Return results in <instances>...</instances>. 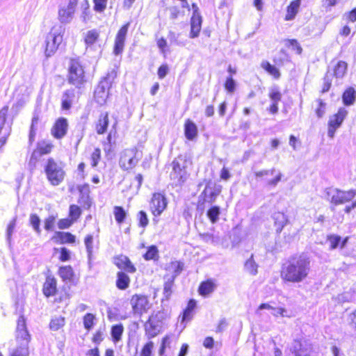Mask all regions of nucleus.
Instances as JSON below:
<instances>
[{"label": "nucleus", "instance_id": "obj_44", "mask_svg": "<svg viewBox=\"0 0 356 356\" xmlns=\"http://www.w3.org/2000/svg\"><path fill=\"white\" fill-rule=\"evenodd\" d=\"M53 145L49 142H42L38 145V150L41 154H49L52 149Z\"/></svg>", "mask_w": 356, "mask_h": 356}, {"label": "nucleus", "instance_id": "obj_51", "mask_svg": "<svg viewBox=\"0 0 356 356\" xmlns=\"http://www.w3.org/2000/svg\"><path fill=\"white\" fill-rule=\"evenodd\" d=\"M153 348L154 343L152 341H149L143 346L140 356H151Z\"/></svg>", "mask_w": 356, "mask_h": 356}, {"label": "nucleus", "instance_id": "obj_38", "mask_svg": "<svg viewBox=\"0 0 356 356\" xmlns=\"http://www.w3.org/2000/svg\"><path fill=\"white\" fill-rule=\"evenodd\" d=\"M65 324V318L63 317L55 318L51 320L49 324L50 329L56 331L62 327Z\"/></svg>", "mask_w": 356, "mask_h": 356}, {"label": "nucleus", "instance_id": "obj_9", "mask_svg": "<svg viewBox=\"0 0 356 356\" xmlns=\"http://www.w3.org/2000/svg\"><path fill=\"white\" fill-rule=\"evenodd\" d=\"M172 171L170 173V178L176 185H180L187 179V172L186 170V161L181 157L175 159L172 163Z\"/></svg>", "mask_w": 356, "mask_h": 356}, {"label": "nucleus", "instance_id": "obj_48", "mask_svg": "<svg viewBox=\"0 0 356 356\" xmlns=\"http://www.w3.org/2000/svg\"><path fill=\"white\" fill-rule=\"evenodd\" d=\"M108 0H93L94 10L98 13H102L106 8Z\"/></svg>", "mask_w": 356, "mask_h": 356}, {"label": "nucleus", "instance_id": "obj_5", "mask_svg": "<svg viewBox=\"0 0 356 356\" xmlns=\"http://www.w3.org/2000/svg\"><path fill=\"white\" fill-rule=\"evenodd\" d=\"M44 171L49 181L54 186L59 185L64 179L65 171L60 163L50 158L44 166Z\"/></svg>", "mask_w": 356, "mask_h": 356}, {"label": "nucleus", "instance_id": "obj_36", "mask_svg": "<svg viewBox=\"0 0 356 356\" xmlns=\"http://www.w3.org/2000/svg\"><path fill=\"white\" fill-rule=\"evenodd\" d=\"M124 331V327L122 324H118L112 326L111 336L115 342H118L121 339Z\"/></svg>", "mask_w": 356, "mask_h": 356}, {"label": "nucleus", "instance_id": "obj_43", "mask_svg": "<svg viewBox=\"0 0 356 356\" xmlns=\"http://www.w3.org/2000/svg\"><path fill=\"white\" fill-rule=\"evenodd\" d=\"M30 223L33 227V229L38 233L40 234L41 232V229L40 227V220L39 217L36 214H31L30 216Z\"/></svg>", "mask_w": 356, "mask_h": 356}, {"label": "nucleus", "instance_id": "obj_35", "mask_svg": "<svg viewBox=\"0 0 356 356\" xmlns=\"http://www.w3.org/2000/svg\"><path fill=\"white\" fill-rule=\"evenodd\" d=\"M214 289V284L211 281L202 282L199 287V292L202 296L211 293Z\"/></svg>", "mask_w": 356, "mask_h": 356}, {"label": "nucleus", "instance_id": "obj_20", "mask_svg": "<svg viewBox=\"0 0 356 356\" xmlns=\"http://www.w3.org/2000/svg\"><path fill=\"white\" fill-rule=\"evenodd\" d=\"M184 134L189 140H193L197 136V127L191 120H187L184 124Z\"/></svg>", "mask_w": 356, "mask_h": 356}, {"label": "nucleus", "instance_id": "obj_25", "mask_svg": "<svg viewBox=\"0 0 356 356\" xmlns=\"http://www.w3.org/2000/svg\"><path fill=\"white\" fill-rule=\"evenodd\" d=\"M74 97V90H67L62 95V108L63 109L67 110L71 107L72 103Z\"/></svg>", "mask_w": 356, "mask_h": 356}, {"label": "nucleus", "instance_id": "obj_4", "mask_svg": "<svg viewBox=\"0 0 356 356\" xmlns=\"http://www.w3.org/2000/svg\"><path fill=\"white\" fill-rule=\"evenodd\" d=\"M115 77H116V72L113 70L101 80L96 88L94 97L96 102L99 105H104L106 102L108 97V90Z\"/></svg>", "mask_w": 356, "mask_h": 356}, {"label": "nucleus", "instance_id": "obj_26", "mask_svg": "<svg viewBox=\"0 0 356 356\" xmlns=\"http://www.w3.org/2000/svg\"><path fill=\"white\" fill-rule=\"evenodd\" d=\"M130 284L129 277L123 272H119L117 275L116 286L120 290L127 289Z\"/></svg>", "mask_w": 356, "mask_h": 356}, {"label": "nucleus", "instance_id": "obj_37", "mask_svg": "<svg viewBox=\"0 0 356 356\" xmlns=\"http://www.w3.org/2000/svg\"><path fill=\"white\" fill-rule=\"evenodd\" d=\"M355 99V94L353 88L346 90L343 95V101L346 105H351Z\"/></svg>", "mask_w": 356, "mask_h": 356}, {"label": "nucleus", "instance_id": "obj_47", "mask_svg": "<svg viewBox=\"0 0 356 356\" xmlns=\"http://www.w3.org/2000/svg\"><path fill=\"white\" fill-rule=\"evenodd\" d=\"M16 226V218H14L8 224L6 230V238L9 243L11 241V236Z\"/></svg>", "mask_w": 356, "mask_h": 356}, {"label": "nucleus", "instance_id": "obj_34", "mask_svg": "<svg viewBox=\"0 0 356 356\" xmlns=\"http://www.w3.org/2000/svg\"><path fill=\"white\" fill-rule=\"evenodd\" d=\"M113 214L115 219L118 224H121L124 222L127 213L122 207L115 206L113 208Z\"/></svg>", "mask_w": 356, "mask_h": 356}, {"label": "nucleus", "instance_id": "obj_8", "mask_svg": "<svg viewBox=\"0 0 356 356\" xmlns=\"http://www.w3.org/2000/svg\"><path fill=\"white\" fill-rule=\"evenodd\" d=\"M327 195L332 204H342L348 202L356 196V190L342 191L335 188H329Z\"/></svg>", "mask_w": 356, "mask_h": 356}, {"label": "nucleus", "instance_id": "obj_29", "mask_svg": "<svg viewBox=\"0 0 356 356\" xmlns=\"http://www.w3.org/2000/svg\"><path fill=\"white\" fill-rule=\"evenodd\" d=\"M347 64L344 61H339L334 68V76L342 78L346 72Z\"/></svg>", "mask_w": 356, "mask_h": 356}, {"label": "nucleus", "instance_id": "obj_21", "mask_svg": "<svg viewBox=\"0 0 356 356\" xmlns=\"http://www.w3.org/2000/svg\"><path fill=\"white\" fill-rule=\"evenodd\" d=\"M273 219L276 232L280 233L288 222L286 215L282 212H276L273 215Z\"/></svg>", "mask_w": 356, "mask_h": 356}, {"label": "nucleus", "instance_id": "obj_7", "mask_svg": "<svg viewBox=\"0 0 356 356\" xmlns=\"http://www.w3.org/2000/svg\"><path fill=\"white\" fill-rule=\"evenodd\" d=\"M78 0H62L58 6V19L61 24H70L74 19Z\"/></svg>", "mask_w": 356, "mask_h": 356}, {"label": "nucleus", "instance_id": "obj_56", "mask_svg": "<svg viewBox=\"0 0 356 356\" xmlns=\"http://www.w3.org/2000/svg\"><path fill=\"white\" fill-rule=\"evenodd\" d=\"M272 315H273L274 316H286V317H289V316L287 314V311L286 309L283 308V307H277V308H275L273 307V309L271 312Z\"/></svg>", "mask_w": 356, "mask_h": 356}, {"label": "nucleus", "instance_id": "obj_24", "mask_svg": "<svg viewBox=\"0 0 356 356\" xmlns=\"http://www.w3.org/2000/svg\"><path fill=\"white\" fill-rule=\"evenodd\" d=\"M108 125V115L107 113H103L96 124V131L98 134H103L106 132Z\"/></svg>", "mask_w": 356, "mask_h": 356}, {"label": "nucleus", "instance_id": "obj_30", "mask_svg": "<svg viewBox=\"0 0 356 356\" xmlns=\"http://www.w3.org/2000/svg\"><path fill=\"white\" fill-rule=\"evenodd\" d=\"M168 270L172 273L170 277H175V278L183 270V264L177 261H172L169 264Z\"/></svg>", "mask_w": 356, "mask_h": 356}, {"label": "nucleus", "instance_id": "obj_1", "mask_svg": "<svg viewBox=\"0 0 356 356\" xmlns=\"http://www.w3.org/2000/svg\"><path fill=\"white\" fill-rule=\"evenodd\" d=\"M311 270V261L305 255L293 257L282 266L280 277L285 282L300 283L306 280Z\"/></svg>", "mask_w": 356, "mask_h": 356}, {"label": "nucleus", "instance_id": "obj_60", "mask_svg": "<svg viewBox=\"0 0 356 356\" xmlns=\"http://www.w3.org/2000/svg\"><path fill=\"white\" fill-rule=\"evenodd\" d=\"M225 89L229 92H233L235 90V82L234 79L230 76L228 77L226 80L225 84Z\"/></svg>", "mask_w": 356, "mask_h": 356}, {"label": "nucleus", "instance_id": "obj_12", "mask_svg": "<svg viewBox=\"0 0 356 356\" xmlns=\"http://www.w3.org/2000/svg\"><path fill=\"white\" fill-rule=\"evenodd\" d=\"M130 304L135 315L141 316L149 309V300L147 297L144 295H134L130 300Z\"/></svg>", "mask_w": 356, "mask_h": 356}, {"label": "nucleus", "instance_id": "obj_50", "mask_svg": "<svg viewBox=\"0 0 356 356\" xmlns=\"http://www.w3.org/2000/svg\"><path fill=\"white\" fill-rule=\"evenodd\" d=\"M8 106H5L0 110V133L1 132V130L3 129L6 120V115L8 114Z\"/></svg>", "mask_w": 356, "mask_h": 356}, {"label": "nucleus", "instance_id": "obj_61", "mask_svg": "<svg viewBox=\"0 0 356 356\" xmlns=\"http://www.w3.org/2000/svg\"><path fill=\"white\" fill-rule=\"evenodd\" d=\"M269 97L272 101V102H277L281 100L282 95L277 90H272L269 94Z\"/></svg>", "mask_w": 356, "mask_h": 356}, {"label": "nucleus", "instance_id": "obj_39", "mask_svg": "<svg viewBox=\"0 0 356 356\" xmlns=\"http://www.w3.org/2000/svg\"><path fill=\"white\" fill-rule=\"evenodd\" d=\"M175 277H170L164 284L163 293L166 298H168L172 293V287L173 286Z\"/></svg>", "mask_w": 356, "mask_h": 356}, {"label": "nucleus", "instance_id": "obj_46", "mask_svg": "<svg viewBox=\"0 0 356 356\" xmlns=\"http://www.w3.org/2000/svg\"><path fill=\"white\" fill-rule=\"evenodd\" d=\"M56 219V216L54 215L48 216L44 220V229L47 231H53L55 226Z\"/></svg>", "mask_w": 356, "mask_h": 356}, {"label": "nucleus", "instance_id": "obj_55", "mask_svg": "<svg viewBox=\"0 0 356 356\" xmlns=\"http://www.w3.org/2000/svg\"><path fill=\"white\" fill-rule=\"evenodd\" d=\"M138 218L140 226L145 227L148 225L149 220L145 211H140L138 214Z\"/></svg>", "mask_w": 356, "mask_h": 356}, {"label": "nucleus", "instance_id": "obj_63", "mask_svg": "<svg viewBox=\"0 0 356 356\" xmlns=\"http://www.w3.org/2000/svg\"><path fill=\"white\" fill-rule=\"evenodd\" d=\"M337 299L340 302H350L352 300V295L350 293L346 292L344 293L339 294L337 296Z\"/></svg>", "mask_w": 356, "mask_h": 356}, {"label": "nucleus", "instance_id": "obj_28", "mask_svg": "<svg viewBox=\"0 0 356 356\" xmlns=\"http://www.w3.org/2000/svg\"><path fill=\"white\" fill-rule=\"evenodd\" d=\"M220 209L218 206L211 207L207 212V216L211 223L215 224L219 220Z\"/></svg>", "mask_w": 356, "mask_h": 356}, {"label": "nucleus", "instance_id": "obj_13", "mask_svg": "<svg viewBox=\"0 0 356 356\" xmlns=\"http://www.w3.org/2000/svg\"><path fill=\"white\" fill-rule=\"evenodd\" d=\"M167 200L165 196L159 193H154L150 202V210L155 216H159L167 207Z\"/></svg>", "mask_w": 356, "mask_h": 356}, {"label": "nucleus", "instance_id": "obj_18", "mask_svg": "<svg viewBox=\"0 0 356 356\" xmlns=\"http://www.w3.org/2000/svg\"><path fill=\"white\" fill-rule=\"evenodd\" d=\"M114 263L119 268L123 269L128 273H134L136 271V268L127 256L120 255L115 257Z\"/></svg>", "mask_w": 356, "mask_h": 356}, {"label": "nucleus", "instance_id": "obj_53", "mask_svg": "<svg viewBox=\"0 0 356 356\" xmlns=\"http://www.w3.org/2000/svg\"><path fill=\"white\" fill-rule=\"evenodd\" d=\"M193 312L191 310H188V309L186 308V309L184 311L181 321V325L183 326V328L186 327L184 323L191 321L193 318Z\"/></svg>", "mask_w": 356, "mask_h": 356}, {"label": "nucleus", "instance_id": "obj_45", "mask_svg": "<svg viewBox=\"0 0 356 356\" xmlns=\"http://www.w3.org/2000/svg\"><path fill=\"white\" fill-rule=\"evenodd\" d=\"M81 215V209L77 205H71L70 207V216L71 220L74 222L76 221Z\"/></svg>", "mask_w": 356, "mask_h": 356}, {"label": "nucleus", "instance_id": "obj_19", "mask_svg": "<svg viewBox=\"0 0 356 356\" xmlns=\"http://www.w3.org/2000/svg\"><path fill=\"white\" fill-rule=\"evenodd\" d=\"M56 292V280L54 277H47L43 286V293L45 296L55 295Z\"/></svg>", "mask_w": 356, "mask_h": 356}, {"label": "nucleus", "instance_id": "obj_27", "mask_svg": "<svg viewBox=\"0 0 356 356\" xmlns=\"http://www.w3.org/2000/svg\"><path fill=\"white\" fill-rule=\"evenodd\" d=\"M59 275L65 282H71L74 276L73 269L70 266H62L59 268Z\"/></svg>", "mask_w": 356, "mask_h": 356}, {"label": "nucleus", "instance_id": "obj_62", "mask_svg": "<svg viewBox=\"0 0 356 356\" xmlns=\"http://www.w3.org/2000/svg\"><path fill=\"white\" fill-rule=\"evenodd\" d=\"M60 260L62 261H67L70 259V252L65 248H60Z\"/></svg>", "mask_w": 356, "mask_h": 356}, {"label": "nucleus", "instance_id": "obj_58", "mask_svg": "<svg viewBox=\"0 0 356 356\" xmlns=\"http://www.w3.org/2000/svg\"><path fill=\"white\" fill-rule=\"evenodd\" d=\"M328 241L330 243V248L334 249L338 246L341 241V237L335 235H331L328 236Z\"/></svg>", "mask_w": 356, "mask_h": 356}, {"label": "nucleus", "instance_id": "obj_32", "mask_svg": "<svg viewBox=\"0 0 356 356\" xmlns=\"http://www.w3.org/2000/svg\"><path fill=\"white\" fill-rule=\"evenodd\" d=\"M261 67L270 75H272L275 79H279L280 76V73L279 70L270 64L268 61H264L261 63Z\"/></svg>", "mask_w": 356, "mask_h": 356}, {"label": "nucleus", "instance_id": "obj_57", "mask_svg": "<svg viewBox=\"0 0 356 356\" xmlns=\"http://www.w3.org/2000/svg\"><path fill=\"white\" fill-rule=\"evenodd\" d=\"M332 73H330L328 72L325 78H324V86L323 88V92H325L329 90L330 86H331V77L332 76Z\"/></svg>", "mask_w": 356, "mask_h": 356}, {"label": "nucleus", "instance_id": "obj_64", "mask_svg": "<svg viewBox=\"0 0 356 356\" xmlns=\"http://www.w3.org/2000/svg\"><path fill=\"white\" fill-rule=\"evenodd\" d=\"M168 72V67L167 65H162L158 70V76L159 79H163Z\"/></svg>", "mask_w": 356, "mask_h": 356}, {"label": "nucleus", "instance_id": "obj_23", "mask_svg": "<svg viewBox=\"0 0 356 356\" xmlns=\"http://www.w3.org/2000/svg\"><path fill=\"white\" fill-rule=\"evenodd\" d=\"M300 6V0L293 1L287 7L286 14L285 15L284 19L286 21H291L293 19L298 12Z\"/></svg>", "mask_w": 356, "mask_h": 356}, {"label": "nucleus", "instance_id": "obj_33", "mask_svg": "<svg viewBox=\"0 0 356 356\" xmlns=\"http://www.w3.org/2000/svg\"><path fill=\"white\" fill-rule=\"evenodd\" d=\"M257 268L258 265L256 264L253 259V255L248 259L245 263V270L252 275H255L257 274Z\"/></svg>", "mask_w": 356, "mask_h": 356}, {"label": "nucleus", "instance_id": "obj_41", "mask_svg": "<svg viewBox=\"0 0 356 356\" xmlns=\"http://www.w3.org/2000/svg\"><path fill=\"white\" fill-rule=\"evenodd\" d=\"M85 245L87 250L88 257L90 258L93 252V236L88 234L84 240Z\"/></svg>", "mask_w": 356, "mask_h": 356}, {"label": "nucleus", "instance_id": "obj_31", "mask_svg": "<svg viewBox=\"0 0 356 356\" xmlns=\"http://www.w3.org/2000/svg\"><path fill=\"white\" fill-rule=\"evenodd\" d=\"M99 33L96 30L88 31L85 38V42L88 47L93 45L98 40Z\"/></svg>", "mask_w": 356, "mask_h": 356}, {"label": "nucleus", "instance_id": "obj_42", "mask_svg": "<svg viewBox=\"0 0 356 356\" xmlns=\"http://www.w3.org/2000/svg\"><path fill=\"white\" fill-rule=\"evenodd\" d=\"M158 257V249L155 245L150 246L145 254L144 258L146 260L156 259Z\"/></svg>", "mask_w": 356, "mask_h": 356}, {"label": "nucleus", "instance_id": "obj_59", "mask_svg": "<svg viewBox=\"0 0 356 356\" xmlns=\"http://www.w3.org/2000/svg\"><path fill=\"white\" fill-rule=\"evenodd\" d=\"M74 222L71 219L63 218L60 219L58 222V227L59 229H66L71 226Z\"/></svg>", "mask_w": 356, "mask_h": 356}, {"label": "nucleus", "instance_id": "obj_6", "mask_svg": "<svg viewBox=\"0 0 356 356\" xmlns=\"http://www.w3.org/2000/svg\"><path fill=\"white\" fill-rule=\"evenodd\" d=\"M67 77L69 83L79 88L86 81L83 66L78 60H70Z\"/></svg>", "mask_w": 356, "mask_h": 356}, {"label": "nucleus", "instance_id": "obj_3", "mask_svg": "<svg viewBox=\"0 0 356 356\" xmlns=\"http://www.w3.org/2000/svg\"><path fill=\"white\" fill-rule=\"evenodd\" d=\"M65 27L61 24H56L51 29L45 40V55L49 57L53 55L63 42Z\"/></svg>", "mask_w": 356, "mask_h": 356}, {"label": "nucleus", "instance_id": "obj_52", "mask_svg": "<svg viewBox=\"0 0 356 356\" xmlns=\"http://www.w3.org/2000/svg\"><path fill=\"white\" fill-rule=\"evenodd\" d=\"M286 44L289 47H291L297 54H300L302 53V48L296 40H288Z\"/></svg>", "mask_w": 356, "mask_h": 356}, {"label": "nucleus", "instance_id": "obj_2", "mask_svg": "<svg viewBox=\"0 0 356 356\" xmlns=\"http://www.w3.org/2000/svg\"><path fill=\"white\" fill-rule=\"evenodd\" d=\"M31 339V337L27 330L26 321L24 316H21L17 322L15 330L16 347L13 351L29 355V343Z\"/></svg>", "mask_w": 356, "mask_h": 356}, {"label": "nucleus", "instance_id": "obj_16", "mask_svg": "<svg viewBox=\"0 0 356 356\" xmlns=\"http://www.w3.org/2000/svg\"><path fill=\"white\" fill-rule=\"evenodd\" d=\"M194 8V14L191 21V33L190 38H195L199 35L202 26V17L197 13V7L195 4H193Z\"/></svg>", "mask_w": 356, "mask_h": 356}, {"label": "nucleus", "instance_id": "obj_15", "mask_svg": "<svg viewBox=\"0 0 356 356\" xmlns=\"http://www.w3.org/2000/svg\"><path fill=\"white\" fill-rule=\"evenodd\" d=\"M68 123L65 118H60L56 120L51 129V134L57 139L63 138L67 131Z\"/></svg>", "mask_w": 356, "mask_h": 356}, {"label": "nucleus", "instance_id": "obj_22", "mask_svg": "<svg viewBox=\"0 0 356 356\" xmlns=\"http://www.w3.org/2000/svg\"><path fill=\"white\" fill-rule=\"evenodd\" d=\"M346 115L347 111L345 108H339L337 113L330 117L329 120V125L335 127L337 128L339 127Z\"/></svg>", "mask_w": 356, "mask_h": 356}, {"label": "nucleus", "instance_id": "obj_10", "mask_svg": "<svg viewBox=\"0 0 356 356\" xmlns=\"http://www.w3.org/2000/svg\"><path fill=\"white\" fill-rule=\"evenodd\" d=\"M137 151L135 149H127L124 150L120 155V166L125 170L134 168L138 162L136 158Z\"/></svg>", "mask_w": 356, "mask_h": 356}, {"label": "nucleus", "instance_id": "obj_49", "mask_svg": "<svg viewBox=\"0 0 356 356\" xmlns=\"http://www.w3.org/2000/svg\"><path fill=\"white\" fill-rule=\"evenodd\" d=\"M95 316L92 314H87L83 317V325L86 330H90L93 326Z\"/></svg>", "mask_w": 356, "mask_h": 356}, {"label": "nucleus", "instance_id": "obj_14", "mask_svg": "<svg viewBox=\"0 0 356 356\" xmlns=\"http://www.w3.org/2000/svg\"><path fill=\"white\" fill-rule=\"evenodd\" d=\"M129 24L127 23L123 26L120 28V29L118 31L115 39V45H114V49L113 53L115 55H119L122 53L124 47V42L126 39V35L128 32Z\"/></svg>", "mask_w": 356, "mask_h": 356}, {"label": "nucleus", "instance_id": "obj_17", "mask_svg": "<svg viewBox=\"0 0 356 356\" xmlns=\"http://www.w3.org/2000/svg\"><path fill=\"white\" fill-rule=\"evenodd\" d=\"M311 350V345L306 341H295L292 348L295 356H309Z\"/></svg>", "mask_w": 356, "mask_h": 356}, {"label": "nucleus", "instance_id": "obj_11", "mask_svg": "<svg viewBox=\"0 0 356 356\" xmlns=\"http://www.w3.org/2000/svg\"><path fill=\"white\" fill-rule=\"evenodd\" d=\"M162 314L157 312L152 314L145 324V329L150 337L156 336L162 327Z\"/></svg>", "mask_w": 356, "mask_h": 356}, {"label": "nucleus", "instance_id": "obj_54", "mask_svg": "<svg viewBox=\"0 0 356 356\" xmlns=\"http://www.w3.org/2000/svg\"><path fill=\"white\" fill-rule=\"evenodd\" d=\"M101 157V151L97 148L94 150L91 155V165L92 167L97 166Z\"/></svg>", "mask_w": 356, "mask_h": 356}, {"label": "nucleus", "instance_id": "obj_40", "mask_svg": "<svg viewBox=\"0 0 356 356\" xmlns=\"http://www.w3.org/2000/svg\"><path fill=\"white\" fill-rule=\"evenodd\" d=\"M59 238L63 243H74L76 237L69 232H59Z\"/></svg>", "mask_w": 356, "mask_h": 356}]
</instances>
